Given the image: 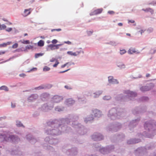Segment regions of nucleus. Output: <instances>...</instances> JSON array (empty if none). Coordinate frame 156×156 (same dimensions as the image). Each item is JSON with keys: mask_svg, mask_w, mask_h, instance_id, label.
Returning a JSON list of instances; mask_svg holds the SVG:
<instances>
[{"mask_svg": "<svg viewBox=\"0 0 156 156\" xmlns=\"http://www.w3.org/2000/svg\"><path fill=\"white\" fill-rule=\"evenodd\" d=\"M111 98L109 96H106L104 97L103 98L105 100H109Z\"/></svg>", "mask_w": 156, "mask_h": 156, "instance_id": "obj_24", "label": "nucleus"}, {"mask_svg": "<svg viewBox=\"0 0 156 156\" xmlns=\"http://www.w3.org/2000/svg\"><path fill=\"white\" fill-rule=\"evenodd\" d=\"M15 107V105H13L12 104V108H14Z\"/></svg>", "mask_w": 156, "mask_h": 156, "instance_id": "obj_48", "label": "nucleus"}, {"mask_svg": "<svg viewBox=\"0 0 156 156\" xmlns=\"http://www.w3.org/2000/svg\"><path fill=\"white\" fill-rule=\"evenodd\" d=\"M142 10L146 12H151V14L153 13L154 12V11L153 10L150 8H148L145 9H142Z\"/></svg>", "mask_w": 156, "mask_h": 156, "instance_id": "obj_13", "label": "nucleus"}, {"mask_svg": "<svg viewBox=\"0 0 156 156\" xmlns=\"http://www.w3.org/2000/svg\"><path fill=\"white\" fill-rule=\"evenodd\" d=\"M93 114L92 115H94L95 117H99L101 115V112L96 109L93 111Z\"/></svg>", "mask_w": 156, "mask_h": 156, "instance_id": "obj_2", "label": "nucleus"}, {"mask_svg": "<svg viewBox=\"0 0 156 156\" xmlns=\"http://www.w3.org/2000/svg\"><path fill=\"white\" fill-rule=\"evenodd\" d=\"M55 110L56 111H58V112L60 111H61V109H60L58 108H56L55 109Z\"/></svg>", "mask_w": 156, "mask_h": 156, "instance_id": "obj_40", "label": "nucleus"}, {"mask_svg": "<svg viewBox=\"0 0 156 156\" xmlns=\"http://www.w3.org/2000/svg\"><path fill=\"white\" fill-rule=\"evenodd\" d=\"M67 53L68 55H71V56H76L79 54V52L78 51H77L75 52H73L72 51H68L67 52Z\"/></svg>", "mask_w": 156, "mask_h": 156, "instance_id": "obj_11", "label": "nucleus"}, {"mask_svg": "<svg viewBox=\"0 0 156 156\" xmlns=\"http://www.w3.org/2000/svg\"><path fill=\"white\" fill-rule=\"evenodd\" d=\"M92 32H92V31H88V34L90 33V34H92Z\"/></svg>", "mask_w": 156, "mask_h": 156, "instance_id": "obj_51", "label": "nucleus"}, {"mask_svg": "<svg viewBox=\"0 0 156 156\" xmlns=\"http://www.w3.org/2000/svg\"><path fill=\"white\" fill-rule=\"evenodd\" d=\"M0 90H4L6 91L9 90L8 88L5 86H2L0 87Z\"/></svg>", "mask_w": 156, "mask_h": 156, "instance_id": "obj_16", "label": "nucleus"}, {"mask_svg": "<svg viewBox=\"0 0 156 156\" xmlns=\"http://www.w3.org/2000/svg\"><path fill=\"white\" fill-rule=\"evenodd\" d=\"M61 44L54 45L51 44L48 45V47L50 48L51 50H53L55 49H58L59 48L58 46L61 45Z\"/></svg>", "mask_w": 156, "mask_h": 156, "instance_id": "obj_4", "label": "nucleus"}, {"mask_svg": "<svg viewBox=\"0 0 156 156\" xmlns=\"http://www.w3.org/2000/svg\"><path fill=\"white\" fill-rule=\"evenodd\" d=\"M150 75L149 74L147 73L146 75V77H150Z\"/></svg>", "mask_w": 156, "mask_h": 156, "instance_id": "obj_46", "label": "nucleus"}, {"mask_svg": "<svg viewBox=\"0 0 156 156\" xmlns=\"http://www.w3.org/2000/svg\"><path fill=\"white\" fill-rule=\"evenodd\" d=\"M18 1H20V0H18Z\"/></svg>", "mask_w": 156, "mask_h": 156, "instance_id": "obj_58", "label": "nucleus"}, {"mask_svg": "<svg viewBox=\"0 0 156 156\" xmlns=\"http://www.w3.org/2000/svg\"><path fill=\"white\" fill-rule=\"evenodd\" d=\"M93 138L94 140H102L103 139V137L101 135H100L97 136L96 135H94L93 136Z\"/></svg>", "mask_w": 156, "mask_h": 156, "instance_id": "obj_7", "label": "nucleus"}, {"mask_svg": "<svg viewBox=\"0 0 156 156\" xmlns=\"http://www.w3.org/2000/svg\"><path fill=\"white\" fill-rule=\"evenodd\" d=\"M125 67V66L124 65H122V67H121V68H124Z\"/></svg>", "mask_w": 156, "mask_h": 156, "instance_id": "obj_49", "label": "nucleus"}, {"mask_svg": "<svg viewBox=\"0 0 156 156\" xmlns=\"http://www.w3.org/2000/svg\"><path fill=\"white\" fill-rule=\"evenodd\" d=\"M12 30V28H9L6 30L8 32H10Z\"/></svg>", "mask_w": 156, "mask_h": 156, "instance_id": "obj_34", "label": "nucleus"}, {"mask_svg": "<svg viewBox=\"0 0 156 156\" xmlns=\"http://www.w3.org/2000/svg\"><path fill=\"white\" fill-rule=\"evenodd\" d=\"M53 99L55 102L58 103L62 100V98L61 97L57 96H54L53 97Z\"/></svg>", "mask_w": 156, "mask_h": 156, "instance_id": "obj_5", "label": "nucleus"}, {"mask_svg": "<svg viewBox=\"0 0 156 156\" xmlns=\"http://www.w3.org/2000/svg\"><path fill=\"white\" fill-rule=\"evenodd\" d=\"M126 35H128V36H130V34H127Z\"/></svg>", "mask_w": 156, "mask_h": 156, "instance_id": "obj_53", "label": "nucleus"}, {"mask_svg": "<svg viewBox=\"0 0 156 156\" xmlns=\"http://www.w3.org/2000/svg\"><path fill=\"white\" fill-rule=\"evenodd\" d=\"M33 48V46L30 45L26 46L25 47V49L24 50V51H27L28 49H32Z\"/></svg>", "mask_w": 156, "mask_h": 156, "instance_id": "obj_18", "label": "nucleus"}, {"mask_svg": "<svg viewBox=\"0 0 156 156\" xmlns=\"http://www.w3.org/2000/svg\"><path fill=\"white\" fill-rule=\"evenodd\" d=\"M144 31L143 30H141L140 31V33L141 34H142L144 32Z\"/></svg>", "mask_w": 156, "mask_h": 156, "instance_id": "obj_45", "label": "nucleus"}, {"mask_svg": "<svg viewBox=\"0 0 156 156\" xmlns=\"http://www.w3.org/2000/svg\"><path fill=\"white\" fill-rule=\"evenodd\" d=\"M44 42L43 41L41 40L37 43V45L39 46L42 47L44 45Z\"/></svg>", "mask_w": 156, "mask_h": 156, "instance_id": "obj_15", "label": "nucleus"}, {"mask_svg": "<svg viewBox=\"0 0 156 156\" xmlns=\"http://www.w3.org/2000/svg\"><path fill=\"white\" fill-rule=\"evenodd\" d=\"M154 87L153 83H151L145 86L142 87L140 88V90L142 91H146L149 90Z\"/></svg>", "mask_w": 156, "mask_h": 156, "instance_id": "obj_1", "label": "nucleus"}, {"mask_svg": "<svg viewBox=\"0 0 156 156\" xmlns=\"http://www.w3.org/2000/svg\"><path fill=\"white\" fill-rule=\"evenodd\" d=\"M50 69L49 67L48 66H46L43 69L44 71H48L49 70H50Z\"/></svg>", "mask_w": 156, "mask_h": 156, "instance_id": "obj_23", "label": "nucleus"}, {"mask_svg": "<svg viewBox=\"0 0 156 156\" xmlns=\"http://www.w3.org/2000/svg\"><path fill=\"white\" fill-rule=\"evenodd\" d=\"M65 87L67 89H71L72 88L71 87L68 85H66L65 86Z\"/></svg>", "mask_w": 156, "mask_h": 156, "instance_id": "obj_29", "label": "nucleus"}, {"mask_svg": "<svg viewBox=\"0 0 156 156\" xmlns=\"http://www.w3.org/2000/svg\"><path fill=\"white\" fill-rule=\"evenodd\" d=\"M6 27V26L5 24H3L2 25L0 24V30L5 29Z\"/></svg>", "mask_w": 156, "mask_h": 156, "instance_id": "obj_22", "label": "nucleus"}, {"mask_svg": "<svg viewBox=\"0 0 156 156\" xmlns=\"http://www.w3.org/2000/svg\"><path fill=\"white\" fill-rule=\"evenodd\" d=\"M120 54L122 55L126 53V51L125 50L123 49L121 50L120 51Z\"/></svg>", "mask_w": 156, "mask_h": 156, "instance_id": "obj_27", "label": "nucleus"}, {"mask_svg": "<svg viewBox=\"0 0 156 156\" xmlns=\"http://www.w3.org/2000/svg\"><path fill=\"white\" fill-rule=\"evenodd\" d=\"M108 80L109 83L112 84L118 83L117 80L113 79V77L112 76H109L108 77Z\"/></svg>", "mask_w": 156, "mask_h": 156, "instance_id": "obj_3", "label": "nucleus"}, {"mask_svg": "<svg viewBox=\"0 0 156 156\" xmlns=\"http://www.w3.org/2000/svg\"><path fill=\"white\" fill-rule=\"evenodd\" d=\"M118 25L119 26H122L123 25L122 24V23H118Z\"/></svg>", "mask_w": 156, "mask_h": 156, "instance_id": "obj_44", "label": "nucleus"}, {"mask_svg": "<svg viewBox=\"0 0 156 156\" xmlns=\"http://www.w3.org/2000/svg\"><path fill=\"white\" fill-rule=\"evenodd\" d=\"M103 149V150H104V149H101V151L102 152V151Z\"/></svg>", "mask_w": 156, "mask_h": 156, "instance_id": "obj_56", "label": "nucleus"}, {"mask_svg": "<svg viewBox=\"0 0 156 156\" xmlns=\"http://www.w3.org/2000/svg\"><path fill=\"white\" fill-rule=\"evenodd\" d=\"M129 22H130L132 23H134L135 21L133 20H129L128 21Z\"/></svg>", "mask_w": 156, "mask_h": 156, "instance_id": "obj_41", "label": "nucleus"}, {"mask_svg": "<svg viewBox=\"0 0 156 156\" xmlns=\"http://www.w3.org/2000/svg\"><path fill=\"white\" fill-rule=\"evenodd\" d=\"M20 42L23 44H29L30 43V41L29 40H21Z\"/></svg>", "mask_w": 156, "mask_h": 156, "instance_id": "obj_19", "label": "nucleus"}, {"mask_svg": "<svg viewBox=\"0 0 156 156\" xmlns=\"http://www.w3.org/2000/svg\"><path fill=\"white\" fill-rule=\"evenodd\" d=\"M70 69H67V70H65V71H61V72H59V73H65V72H66L67 71H68V70H69Z\"/></svg>", "mask_w": 156, "mask_h": 156, "instance_id": "obj_38", "label": "nucleus"}, {"mask_svg": "<svg viewBox=\"0 0 156 156\" xmlns=\"http://www.w3.org/2000/svg\"><path fill=\"white\" fill-rule=\"evenodd\" d=\"M64 43H65L67 44H71V43H72L71 42H70V41H64Z\"/></svg>", "mask_w": 156, "mask_h": 156, "instance_id": "obj_35", "label": "nucleus"}, {"mask_svg": "<svg viewBox=\"0 0 156 156\" xmlns=\"http://www.w3.org/2000/svg\"><path fill=\"white\" fill-rule=\"evenodd\" d=\"M37 97V95H32L30 96L28 98V100L29 101H33L36 99Z\"/></svg>", "mask_w": 156, "mask_h": 156, "instance_id": "obj_12", "label": "nucleus"}, {"mask_svg": "<svg viewBox=\"0 0 156 156\" xmlns=\"http://www.w3.org/2000/svg\"><path fill=\"white\" fill-rule=\"evenodd\" d=\"M16 124L18 126H22V124L20 122H16Z\"/></svg>", "mask_w": 156, "mask_h": 156, "instance_id": "obj_30", "label": "nucleus"}, {"mask_svg": "<svg viewBox=\"0 0 156 156\" xmlns=\"http://www.w3.org/2000/svg\"><path fill=\"white\" fill-rule=\"evenodd\" d=\"M9 138L12 139L13 142L17 139V138L16 137L14 136H11L9 137Z\"/></svg>", "mask_w": 156, "mask_h": 156, "instance_id": "obj_21", "label": "nucleus"}, {"mask_svg": "<svg viewBox=\"0 0 156 156\" xmlns=\"http://www.w3.org/2000/svg\"><path fill=\"white\" fill-rule=\"evenodd\" d=\"M57 42V40L56 39H54L51 41V42L53 44H55Z\"/></svg>", "mask_w": 156, "mask_h": 156, "instance_id": "obj_32", "label": "nucleus"}, {"mask_svg": "<svg viewBox=\"0 0 156 156\" xmlns=\"http://www.w3.org/2000/svg\"><path fill=\"white\" fill-rule=\"evenodd\" d=\"M47 43H49L50 42V41H47Z\"/></svg>", "mask_w": 156, "mask_h": 156, "instance_id": "obj_55", "label": "nucleus"}, {"mask_svg": "<svg viewBox=\"0 0 156 156\" xmlns=\"http://www.w3.org/2000/svg\"><path fill=\"white\" fill-rule=\"evenodd\" d=\"M126 93L128 94V96L129 97H135L136 96V93L132 91H127Z\"/></svg>", "mask_w": 156, "mask_h": 156, "instance_id": "obj_10", "label": "nucleus"}, {"mask_svg": "<svg viewBox=\"0 0 156 156\" xmlns=\"http://www.w3.org/2000/svg\"><path fill=\"white\" fill-rule=\"evenodd\" d=\"M12 42H8L6 43H4L0 44V47H5L7 45H9L11 44Z\"/></svg>", "mask_w": 156, "mask_h": 156, "instance_id": "obj_14", "label": "nucleus"}, {"mask_svg": "<svg viewBox=\"0 0 156 156\" xmlns=\"http://www.w3.org/2000/svg\"><path fill=\"white\" fill-rule=\"evenodd\" d=\"M40 37L42 38V39H44L45 37L44 36H41Z\"/></svg>", "mask_w": 156, "mask_h": 156, "instance_id": "obj_50", "label": "nucleus"}, {"mask_svg": "<svg viewBox=\"0 0 156 156\" xmlns=\"http://www.w3.org/2000/svg\"><path fill=\"white\" fill-rule=\"evenodd\" d=\"M87 119H88L87 120V121L86 122H87L88 121H90L91 120H93L94 119V118H92V119H90V118H87Z\"/></svg>", "mask_w": 156, "mask_h": 156, "instance_id": "obj_43", "label": "nucleus"}, {"mask_svg": "<svg viewBox=\"0 0 156 156\" xmlns=\"http://www.w3.org/2000/svg\"><path fill=\"white\" fill-rule=\"evenodd\" d=\"M66 102L68 105H70L74 104L75 103V101L72 98H69L66 100Z\"/></svg>", "mask_w": 156, "mask_h": 156, "instance_id": "obj_9", "label": "nucleus"}, {"mask_svg": "<svg viewBox=\"0 0 156 156\" xmlns=\"http://www.w3.org/2000/svg\"><path fill=\"white\" fill-rule=\"evenodd\" d=\"M136 52V51H135V49L134 48L129 49L128 51V53L130 54H133Z\"/></svg>", "mask_w": 156, "mask_h": 156, "instance_id": "obj_17", "label": "nucleus"}, {"mask_svg": "<svg viewBox=\"0 0 156 156\" xmlns=\"http://www.w3.org/2000/svg\"><path fill=\"white\" fill-rule=\"evenodd\" d=\"M103 10L102 8L97 9L94 11L93 12V15H96L100 14L102 12Z\"/></svg>", "mask_w": 156, "mask_h": 156, "instance_id": "obj_8", "label": "nucleus"}, {"mask_svg": "<svg viewBox=\"0 0 156 156\" xmlns=\"http://www.w3.org/2000/svg\"><path fill=\"white\" fill-rule=\"evenodd\" d=\"M128 143H129V144H130V143H129L128 142Z\"/></svg>", "mask_w": 156, "mask_h": 156, "instance_id": "obj_57", "label": "nucleus"}, {"mask_svg": "<svg viewBox=\"0 0 156 156\" xmlns=\"http://www.w3.org/2000/svg\"><path fill=\"white\" fill-rule=\"evenodd\" d=\"M18 44L17 43L14 44L12 46V48H17L18 46Z\"/></svg>", "mask_w": 156, "mask_h": 156, "instance_id": "obj_25", "label": "nucleus"}, {"mask_svg": "<svg viewBox=\"0 0 156 156\" xmlns=\"http://www.w3.org/2000/svg\"><path fill=\"white\" fill-rule=\"evenodd\" d=\"M27 33H25L24 34V36H27Z\"/></svg>", "mask_w": 156, "mask_h": 156, "instance_id": "obj_52", "label": "nucleus"}, {"mask_svg": "<svg viewBox=\"0 0 156 156\" xmlns=\"http://www.w3.org/2000/svg\"><path fill=\"white\" fill-rule=\"evenodd\" d=\"M59 63V62L57 61L53 65V66L54 67H56L57 66Z\"/></svg>", "mask_w": 156, "mask_h": 156, "instance_id": "obj_33", "label": "nucleus"}, {"mask_svg": "<svg viewBox=\"0 0 156 156\" xmlns=\"http://www.w3.org/2000/svg\"><path fill=\"white\" fill-rule=\"evenodd\" d=\"M44 55L43 53H37L35 55V58H37L40 56H43Z\"/></svg>", "mask_w": 156, "mask_h": 156, "instance_id": "obj_20", "label": "nucleus"}, {"mask_svg": "<svg viewBox=\"0 0 156 156\" xmlns=\"http://www.w3.org/2000/svg\"><path fill=\"white\" fill-rule=\"evenodd\" d=\"M31 9H25L23 13V15L24 17H26L29 15L31 13Z\"/></svg>", "mask_w": 156, "mask_h": 156, "instance_id": "obj_6", "label": "nucleus"}, {"mask_svg": "<svg viewBox=\"0 0 156 156\" xmlns=\"http://www.w3.org/2000/svg\"><path fill=\"white\" fill-rule=\"evenodd\" d=\"M19 76L21 77H24L26 76V75L24 73H22L20 74Z\"/></svg>", "mask_w": 156, "mask_h": 156, "instance_id": "obj_36", "label": "nucleus"}, {"mask_svg": "<svg viewBox=\"0 0 156 156\" xmlns=\"http://www.w3.org/2000/svg\"><path fill=\"white\" fill-rule=\"evenodd\" d=\"M5 53V51H0V55L4 54Z\"/></svg>", "mask_w": 156, "mask_h": 156, "instance_id": "obj_39", "label": "nucleus"}, {"mask_svg": "<svg viewBox=\"0 0 156 156\" xmlns=\"http://www.w3.org/2000/svg\"><path fill=\"white\" fill-rule=\"evenodd\" d=\"M144 126L145 128H146L147 127H151L152 126V125L150 124H148L146 123H145L144 125Z\"/></svg>", "mask_w": 156, "mask_h": 156, "instance_id": "obj_26", "label": "nucleus"}, {"mask_svg": "<svg viewBox=\"0 0 156 156\" xmlns=\"http://www.w3.org/2000/svg\"><path fill=\"white\" fill-rule=\"evenodd\" d=\"M108 13L111 15H113L115 14V12L113 11H108Z\"/></svg>", "mask_w": 156, "mask_h": 156, "instance_id": "obj_28", "label": "nucleus"}, {"mask_svg": "<svg viewBox=\"0 0 156 156\" xmlns=\"http://www.w3.org/2000/svg\"><path fill=\"white\" fill-rule=\"evenodd\" d=\"M37 88L38 89H42L43 88V87H42L40 86L38 87H37Z\"/></svg>", "mask_w": 156, "mask_h": 156, "instance_id": "obj_47", "label": "nucleus"}, {"mask_svg": "<svg viewBox=\"0 0 156 156\" xmlns=\"http://www.w3.org/2000/svg\"><path fill=\"white\" fill-rule=\"evenodd\" d=\"M55 60V59L54 58H52L50 61L51 62H54Z\"/></svg>", "mask_w": 156, "mask_h": 156, "instance_id": "obj_42", "label": "nucleus"}, {"mask_svg": "<svg viewBox=\"0 0 156 156\" xmlns=\"http://www.w3.org/2000/svg\"><path fill=\"white\" fill-rule=\"evenodd\" d=\"M61 30V29H52L51 30V31L52 32L55 31H59Z\"/></svg>", "mask_w": 156, "mask_h": 156, "instance_id": "obj_31", "label": "nucleus"}, {"mask_svg": "<svg viewBox=\"0 0 156 156\" xmlns=\"http://www.w3.org/2000/svg\"><path fill=\"white\" fill-rule=\"evenodd\" d=\"M156 52V50H154V52H153V53H155Z\"/></svg>", "mask_w": 156, "mask_h": 156, "instance_id": "obj_54", "label": "nucleus"}, {"mask_svg": "<svg viewBox=\"0 0 156 156\" xmlns=\"http://www.w3.org/2000/svg\"><path fill=\"white\" fill-rule=\"evenodd\" d=\"M68 64V63H66L65 64H64L62 65L61 66L62 68H63L64 67H65Z\"/></svg>", "mask_w": 156, "mask_h": 156, "instance_id": "obj_37", "label": "nucleus"}]
</instances>
